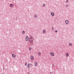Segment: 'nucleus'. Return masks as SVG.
I'll return each mask as SVG.
<instances>
[{
  "instance_id": "1",
  "label": "nucleus",
  "mask_w": 74,
  "mask_h": 74,
  "mask_svg": "<svg viewBox=\"0 0 74 74\" xmlns=\"http://www.w3.org/2000/svg\"><path fill=\"white\" fill-rule=\"evenodd\" d=\"M29 41L30 42H32L33 41V38L32 37H31L29 39Z\"/></svg>"
},
{
  "instance_id": "2",
  "label": "nucleus",
  "mask_w": 74,
  "mask_h": 74,
  "mask_svg": "<svg viewBox=\"0 0 74 74\" xmlns=\"http://www.w3.org/2000/svg\"><path fill=\"white\" fill-rule=\"evenodd\" d=\"M31 65H32V64H28L27 67L29 69L30 67H31Z\"/></svg>"
},
{
  "instance_id": "3",
  "label": "nucleus",
  "mask_w": 74,
  "mask_h": 74,
  "mask_svg": "<svg viewBox=\"0 0 74 74\" xmlns=\"http://www.w3.org/2000/svg\"><path fill=\"white\" fill-rule=\"evenodd\" d=\"M50 55L51 56H54V53H50Z\"/></svg>"
},
{
  "instance_id": "4",
  "label": "nucleus",
  "mask_w": 74,
  "mask_h": 74,
  "mask_svg": "<svg viewBox=\"0 0 74 74\" xmlns=\"http://www.w3.org/2000/svg\"><path fill=\"white\" fill-rule=\"evenodd\" d=\"M26 40L27 41H28V40H29V37L28 36H27L26 37Z\"/></svg>"
},
{
  "instance_id": "5",
  "label": "nucleus",
  "mask_w": 74,
  "mask_h": 74,
  "mask_svg": "<svg viewBox=\"0 0 74 74\" xmlns=\"http://www.w3.org/2000/svg\"><path fill=\"white\" fill-rule=\"evenodd\" d=\"M10 7H14V5L12 4H10Z\"/></svg>"
},
{
  "instance_id": "6",
  "label": "nucleus",
  "mask_w": 74,
  "mask_h": 74,
  "mask_svg": "<svg viewBox=\"0 0 74 74\" xmlns=\"http://www.w3.org/2000/svg\"><path fill=\"white\" fill-rule=\"evenodd\" d=\"M34 64L35 66H37V63L35 62H34Z\"/></svg>"
},
{
  "instance_id": "7",
  "label": "nucleus",
  "mask_w": 74,
  "mask_h": 74,
  "mask_svg": "<svg viewBox=\"0 0 74 74\" xmlns=\"http://www.w3.org/2000/svg\"><path fill=\"white\" fill-rule=\"evenodd\" d=\"M30 58L31 60H33L34 59V57L33 56H31Z\"/></svg>"
},
{
  "instance_id": "8",
  "label": "nucleus",
  "mask_w": 74,
  "mask_h": 74,
  "mask_svg": "<svg viewBox=\"0 0 74 74\" xmlns=\"http://www.w3.org/2000/svg\"><path fill=\"white\" fill-rule=\"evenodd\" d=\"M43 34H45V33H46V31H45V30H43Z\"/></svg>"
},
{
  "instance_id": "9",
  "label": "nucleus",
  "mask_w": 74,
  "mask_h": 74,
  "mask_svg": "<svg viewBox=\"0 0 74 74\" xmlns=\"http://www.w3.org/2000/svg\"><path fill=\"white\" fill-rule=\"evenodd\" d=\"M65 55L66 57H68L69 56V54L68 53H66Z\"/></svg>"
},
{
  "instance_id": "10",
  "label": "nucleus",
  "mask_w": 74,
  "mask_h": 74,
  "mask_svg": "<svg viewBox=\"0 0 74 74\" xmlns=\"http://www.w3.org/2000/svg\"><path fill=\"white\" fill-rule=\"evenodd\" d=\"M65 22L66 24H69V21L67 20H66L65 21Z\"/></svg>"
},
{
  "instance_id": "11",
  "label": "nucleus",
  "mask_w": 74,
  "mask_h": 74,
  "mask_svg": "<svg viewBox=\"0 0 74 74\" xmlns=\"http://www.w3.org/2000/svg\"><path fill=\"white\" fill-rule=\"evenodd\" d=\"M12 56L13 58H15V56H16L14 55V54H12Z\"/></svg>"
},
{
  "instance_id": "12",
  "label": "nucleus",
  "mask_w": 74,
  "mask_h": 74,
  "mask_svg": "<svg viewBox=\"0 0 74 74\" xmlns=\"http://www.w3.org/2000/svg\"><path fill=\"white\" fill-rule=\"evenodd\" d=\"M51 15L52 16H54V13L52 12L51 13Z\"/></svg>"
},
{
  "instance_id": "13",
  "label": "nucleus",
  "mask_w": 74,
  "mask_h": 74,
  "mask_svg": "<svg viewBox=\"0 0 74 74\" xmlns=\"http://www.w3.org/2000/svg\"><path fill=\"white\" fill-rule=\"evenodd\" d=\"M25 31H23L22 32V33L23 34H25Z\"/></svg>"
},
{
  "instance_id": "14",
  "label": "nucleus",
  "mask_w": 74,
  "mask_h": 74,
  "mask_svg": "<svg viewBox=\"0 0 74 74\" xmlns=\"http://www.w3.org/2000/svg\"><path fill=\"white\" fill-rule=\"evenodd\" d=\"M29 51H31L32 50V48L31 47H29Z\"/></svg>"
},
{
  "instance_id": "15",
  "label": "nucleus",
  "mask_w": 74,
  "mask_h": 74,
  "mask_svg": "<svg viewBox=\"0 0 74 74\" xmlns=\"http://www.w3.org/2000/svg\"><path fill=\"white\" fill-rule=\"evenodd\" d=\"M38 55H41V53L40 52H38Z\"/></svg>"
},
{
  "instance_id": "16",
  "label": "nucleus",
  "mask_w": 74,
  "mask_h": 74,
  "mask_svg": "<svg viewBox=\"0 0 74 74\" xmlns=\"http://www.w3.org/2000/svg\"><path fill=\"white\" fill-rule=\"evenodd\" d=\"M69 45H70V46H72V44L70 43H69Z\"/></svg>"
},
{
  "instance_id": "17",
  "label": "nucleus",
  "mask_w": 74,
  "mask_h": 74,
  "mask_svg": "<svg viewBox=\"0 0 74 74\" xmlns=\"http://www.w3.org/2000/svg\"><path fill=\"white\" fill-rule=\"evenodd\" d=\"M43 7H45V4H44L43 5H42Z\"/></svg>"
},
{
  "instance_id": "18",
  "label": "nucleus",
  "mask_w": 74,
  "mask_h": 74,
  "mask_svg": "<svg viewBox=\"0 0 74 74\" xmlns=\"http://www.w3.org/2000/svg\"><path fill=\"white\" fill-rule=\"evenodd\" d=\"M27 63H25V66H27Z\"/></svg>"
},
{
  "instance_id": "19",
  "label": "nucleus",
  "mask_w": 74,
  "mask_h": 74,
  "mask_svg": "<svg viewBox=\"0 0 74 74\" xmlns=\"http://www.w3.org/2000/svg\"><path fill=\"white\" fill-rule=\"evenodd\" d=\"M66 7H68V6H69V5L68 4H67L66 5Z\"/></svg>"
},
{
  "instance_id": "20",
  "label": "nucleus",
  "mask_w": 74,
  "mask_h": 74,
  "mask_svg": "<svg viewBox=\"0 0 74 74\" xmlns=\"http://www.w3.org/2000/svg\"><path fill=\"white\" fill-rule=\"evenodd\" d=\"M34 17H35V18H36V17H37V16H36V15H35V16H34Z\"/></svg>"
},
{
  "instance_id": "21",
  "label": "nucleus",
  "mask_w": 74,
  "mask_h": 74,
  "mask_svg": "<svg viewBox=\"0 0 74 74\" xmlns=\"http://www.w3.org/2000/svg\"><path fill=\"white\" fill-rule=\"evenodd\" d=\"M66 2H69V1H68V0H66Z\"/></svg>"
},
{
  "instance_id": "22",
  "label": "nucleus",
  "mask_w": 74,
  "mask_h": 74,
  "mask_svg": "<svg viewBox=\"0 0 74 74\" xmlns=\"http://www.w3.org/2000/svg\"><path fill=\"white\" fill-rule=\"evenodd\" d=\"M55 32H58V30H56L55 31Z\"/></svg>"
},
{
  "instance_id": "23",
  "label": "nucleus",
  "mask_w": 74,
  "mask_h": 74,
  "mask_svg": "<svg viewBox=\"0 0 74 74\" xmlns=\"http://www.w3.org/2000/svg\"><path fill=\"white\" fill-rule=\"evenodd\" d=\"M28 74H29V73H28Z\"/></svg>"
},
{
  "instance_id": "24",
  "label": "nucleus",
  "mask_w": 74,
  "mask_h": 74,
  "mask_svg": "<svg viewBox=\"0 0 74 74\" xmlns=\"http://www.w3.org/2000/svg\"><path fill=\"white\" fill-rule=\"evenodd\" d=\"M28 74H29V73H28Z\"/></svg>"
}]
</instances>
